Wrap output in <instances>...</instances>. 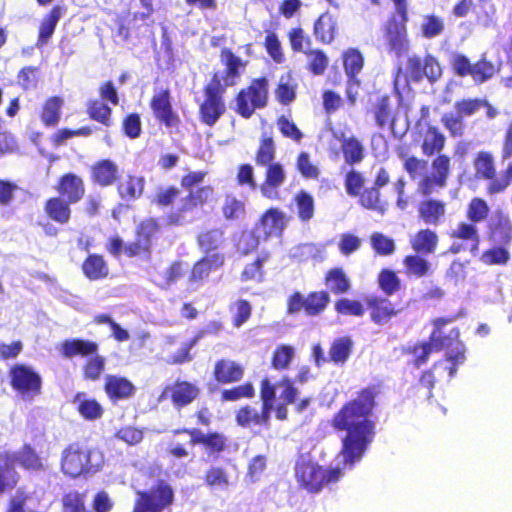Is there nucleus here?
Returning a JSON list of instances; mask_svg holds the SVG:
<instances>
[{
    "instance_id": "obj_36",
    "label": "nucleus",
    "mask_w": 512,
    "mask_h": 512,
    "mask_svg": "<svg viewBox=\"0 0 512 512\" xmlns=\"http://www.w3.org/2000/svg\"><path fill=\"white\" fill-rule=\"evenodd\" d=\"M71 205H73L72 202L57 195L45 200L43 210L51 221L59 225H66L72 218Z\"/></svg>"
},
{
    "instance_id": "obj_41",
    "label": "nucleus",
    "mask_w": 512,
    "mask_h": 512,
    "mask_svg": "<svg viewBox=\"0 0 512 512\" xmlns=\"http://www.w3.org/2000/svg\"><path fill=\"white\" fill-rule=\"evenodd\" d=\"M117 193L122 200L135 201L139 199L145 188V179L142 176L127 174L123 181L115 184Z\"/></svg>"
},
{
    "instance_id": "obj_60",
    "label": "nucleus",
    "mask_w": 512,
    "mask_h": 512,
    "mask_svg": "<svg viewBox=\"0 0 512 512\" xmlns=\"http://www.w3.org/2000/svg\"><path fill=\"white\" fill-rule=\"evenodd\" d=\"M160 231V224L156 218L142 220L135 229V238L140 242L149 245L153 250V240Z\"/></svg>"
},
{
    "instance_id": "obj_18",
    "label": "nucleus",
    "mask_w": 512,
    "mask_h": 512,
    "mask_svg": "<svg viewBox=\"0 0 512 512\" xmlns=\"http://www.w3.org/2000/svg\"><path fill=\"white\" fill-rule=\"evenodd\" d=\"M409 15H392L383 27V37L389 52L400 57L407 52L409 47L407 35V22Z\"/></svg>"
},
{
    "instance_id": "obj_45",
    "label": "nucleus",
    "mask_w": 512,
    "mask_h": 512,
    "mask_svg": "<svg viewBox=\"0 0 512 512\" xmlns=\"http://www.w3.org/2000/svg\"><path fill=\"white\" fill-rule=\"evenodd\" d=\"M292 201L296 208L298 220L303 224L309 223L314 218L316 211L313 195L301 189L294 194Z\"/></svg>"
},
{
    "instance_id": "obj_6",
    "label": "nucleus",
    "mask_w": 512,
    "mask_h": 512,
    "mask_svg": "<svg viewBox=\"0 0 512 512\" xmlns=\"http://www.w3.org/2000/svg\"><path fill=\"white\" fill-rule=\"evenodd\" d=\"M471 169L470 181L486 182V193L490 196L504 193L512 184V161H509L499 173L495 156L489 150H479L474 153Z\"/></svg>"
},
{
    "instance_id": "obj_30",
    "label": "nucleus",
    "mask_w": 512,
    "mask_h": 512,
    "mask_svg": "<svg viewBox=\"0 0 512 512\" xmlns=\"http://www.w3.org/2000/svg\"><path fill=\"white\" fill-rule=\"evenodd\" d=\"M225 259V254L222 252L203 255L202 258L193 264L188 277L189 283L194 284L205 281L212 271L224 266Z\"/></svg>"
},
{
    "instance_id": "obj_39",
    "label": "nucleus",
    "mask_w": 512,
    "mask_h": 512,
    "mask_svg": "<svg viewBox=\"0 0 512 512\" xmlns=\"http://www.w3.org/2000/svg\"><path fill=\"white\" fill-rule=\"evenodd\" d=\"M340 151L344 163L349 167L360 164L366 157V148L362 141L355 135L343 136L340 139Z\"/></svg>"
},
{
    "instance_id": "obj_38",
    "label": "nucleus",
    "mask_w": 512,
    "mask_h": 512,
    "mask_svg": "<svg viewBox=\"0 0 512 512\" xmlns=\"http://www.w3.org/2000/svg\"><path fill=\"white\" fill-rule=\"evenodd\" d=\"M83 275L90 281L106 279L110 274L108 262L99 253H90L81 264Z\"/></svg>"
},
{
    "instance_id": "obj_8",
    "label": "nucleus",
    "mask_w": 512,
    "mask_h": 512,
    "mask_svg": "<svg viewBox=\"0 0 512 512\" xmlns=\"http://www.w3.org/2000/svg\"><path fill=\"white\" fill-rule=\"evenodd\" d=\"M104 462L103 454L98 449L73 442L61 453L60 469L65 476L76 479L100 471Z\"/></svg>"
},
{
    "instance_id": "obj_13",
    "label": "nucleus",
    "mask_w": 512,
    "mask_h": 512,
    "mask_svg": "<svg viewBox=\"0 0 512 512\" xmlns=\"http://www.w3.org/2000/svg\"><path fill=\"white\" fill-rule=\"evenodd\" d=\"M331 298L327 290H313L306 295L292 292L286 300V314H302L308 318L321 316L328 308Z\"/></svg>"
},
{
    "instance_id": "obj_58",
    "label": "nucleus",
    "mask_w": 512,
    "mask_h": 512,
    "mask_svg": "<svg viewBox=\"0 0 512 512\" xmlns=\"http://www.w3.org/2000/svg\"><path fill=\"white\" fill-rule=\"evenodd\" d=\"M377 285L387 297L396 294L402 288V282L397 272L389 268H383L379 271Z\"/></svg>"
},
{
    "instance_id": "obj_12",
    "label": "nucleus",
    "mask_w": 512,
    "mask_h": 512,
    "mask_svg": "<svg viewBox=\"0 0 512 512\" xmlns=\"http://www.w3.org/2000/svg\"><path fill=\"white\" fill-rule=\"evenodd\" d=\"M131 512H164L170 511L175 502V493L173 487L163 479L148 490H139L136 492Z\"/></svg>"
},
{
    "instance_id": "obj_53",
    "label": "nucleus",
    "mask_w": 512,
    "mask_h": 512,
    "mask_svg": "<svg viewBox=\"0 0 512 512\" xmlns=\"http://www.w3.org/2000/svg\"><path fill=\"white\" fill-rule=\"evenodd\" d=\"M86 112L90 120L100 123L106 128L113 125L112 108L99 99L89 100Z\"/></svg>"
},
{
    "instance_id": "obj_63",
    "label": "nucleus",
    "mask_w": 512,
    "mask_h": 512,
    "mask_svg": "<svg viewBox=\"0 0 512 512\" xmlns=\"http://www.w3.org/2000/svg\"><path fill=\"white\" fill-rule=\"evenodd\" d=\"M269 259V254L265 253L258 256L253 262L245 265L241 272L240 279L242 282L260 283L264 280L263 265Z\"/></svg>"
},
{
    "instance_id": "obj_37",
    "label": "nucleus",
    "mask_w": 512,
    "mask_h": 512,
    "mask_svg": "<svg viewBox=\"0 0 512 512\" xmlns=\"http://www.w3.org/2000/svg\"><path fill=\"white\" fill-rule=\"evenodd\" d=\"M443 363L444 360H438L434 362V364L429 369L423 370L420 373L417 382L413 384L409 389L411 396L423 397L427 400L433 398V389L437 381L435 371L441 367Z\"/></svg>"
},
{
    "instance_id": "obj_11",
    "label": "nucleus",
    "mask_w": 512,
    "mask_h": 512,
    "mask_svg": "<svg viewBox=\"0 0 512 512\" xmlns=\"http://www.w3.org/2000/svg\"><path fill=\"white\" fill-rule=\"evenodd\" d=\"M225 92L220 76L214 73L203 87L204 97L199 104L198 118L203 125L213 127L226 113Z\"/></svg>"
},
{
    "instance_id": "obj_10",
    "label": "nucleus",
    "mask_w": 512,
    "mask_h": 512,
    "mask_svg": "<svg viewBox=\"0 0 512 512\" xmlns=\"http://www.w3.org/2000/svg\"><path fill=\"white\" fill-rule=\"evenodd\" d=\"M234 111L244 119L253 116L256 110L264 109L269 102V80L266 76L253 78L239 90L234 98Z\"/></svg>"
},
{
    "instance_id": "obj_26",
    "label": "nucleus",
    "mask_w": 512,
    "mask_h": 512,
    "mask_svg": "<svg viewBox=\"0 0 512 512\" xmlns=\"http://www.w3.org/2000/svg\"><path fill=\"white\" fill-rule=\"evenodd\" d=\"M55 190L58 196L76 204L85 197L86 183L81 175L69 171L58 177Z\"/></svg>"
},
{
    "instance_id": "obj_17",
    "label": "nucleus",
    "mask_w": 512,
    "mask_h": 512,
    "mask_svg": "<svg viewBox=\"0 0 512 512\" xmlns=\"http://www.w3.org/2000/svg\"><path fill=\"white\" fill-rule=\"evenodd\" d=\"M172 433L173 435H188L190 438L188 441L189 446H202L208 456L218 457L224 453L229 446L227 436L219 431H208L204 433L195 427H181L173 430Z\"/></svg>"
},
{
    "instance_id": "obj_49",
    "label": "nucleus",
    "mask_w": 512,
    "mask_h": 512,
    "mask_svg": "<svg viewBox=\"0 0 512 512\" xmlns=\"http://www.w3.org/2000/svg\"><path fill=\"white\" fill-rule=\"evenodd\" d=\"M422 255L415 252V254H409L403 258L402 263L406 276L423 278L431 273V263Z\"/></svg>"
},
{
    "instance_id": "obj_56",
    "label": "nucleus",
    "mask_w": 512,
    "mask_h": 512,
    "mask_svg": "<svg viewBox=\"0 0 512 512\" xmlns=\"http://www.w3.org/2000/svg\"><path fill=\"white\" fill-rule=\"evenodd\" d=\"M304 55L307 57L306 70L314 76H321L329 66V57L326 52L320 48L311 47Z\"/></svg>"
},
{
    "instance_id": "obj_27",
    "label": "nucleus",
    "mask_w": 512,
    "mask_h": 512,
    "mask_svg": "<svg viewBox=\"0 0 512 512\" xmlns=\"http://www.w3.org/2000/svg\"><path fill=\"white\" fill-rule=\"evenodd\" d=\"M264 168V179L259 185L260 192L266 199L279 200V189L287 179L285 167L281 162L275 161Z\"/></svg>"
},
{
    "instance_id": "obj_1",
    "label": "nucleus",
    "mask_w": 512,
    "mask_h": 512,
    "mask_svg": "<svg viewBox=\"0 0 512 512\" xmlns=\"http://www.w3.org/2000/svg\"><path fill=\"white\" fill-rule=\"evenodd\" d=\"M378 394L376 385L361 388L356 397L343 403L331 418V427L337 432H345L340 449L344 465L352 467L360 461L374 440L376 425L371 417Z\"/></svg>"
},
{
    "instance_id": "obj_20",
    "label": "nucleus",
    "mask_w": 512,
    "mask_h": 512,
    "mask_svg": "<svg viewBox=\"0 0 512 512\" xmlns=\"http://www.w3.org/2000/svg\"><path fill=\"white\" fill-rule=\"evenodd\" d=\"M201 394V388L187 380H175L161 392L160 399H169L174 408L180 410L196 401Z\"/></svg>"
},
{
    "instance_id": "obj_4",
    "label": "nucleus",
    "mask_w": 512,
    "mask_h": 512,
    "mask_svg": "<svg viewBox=\"0 0 512 512\" xmlns=\"http://www.w3.org/2000/svg\"><path fill=\"white\" fill-rule=\"evenodd\" d=\"M16 463L29 472H44L47 468L44 459L29 443H24L15 453H0V495L17 487L21 477L16 469Z\"/></svg>"
},
{
    "instance_id": "obj_15",
    "label": "nucleus",
    "mask_w": 512,
    "mask_h": 512,
    "mask_svg": "<svg viewBox=\"0 0 512 512\" xmlns=\"http://www.w3.org/2000/svg\"><path fill=\"white\" fill-rule=\"evenodd\" d=\"M342 65L347 77L345 95L349 105L356 104L362 81L359 74L364 68L365 58L358 48L349 47L341 54Z\"/></svg>"
},
{
    "instance_id": "obj_32",
    "label": "nucleus",
    "mask_w": 512,
    "mask_h": 512,
    "mask_svg": "<svg viewBox=\"0 0 512 512\" xmlns=\"http://www.w3.org/2000/svg\"><path fill=\"white\" fill-rule=\"evenodd\" d=\"M104 392L112 402L127 400L134 396L135 385L126 377L106 375L103 385Z\"/></svg>"
},
{
    "instance_id": "obj_34",
    "label": "nucleus",
    "mask_w": 512,
    "mask_h": 512,
    "mask_svg": "<svg viewBox=\"0 0 512 512\" xmlns=\"http://www.w3.org/2000/svg\"><path fill=\"white\" fill-rule=\"evenodd\" d=\"M220 59L224 66V74L220 78L221 81L223 80L222 85L226 89L227 87L234 86L237 83V80L241 76V70L246 67V62L235 55L229 48H223L221 50Z\"/></svg>"
},
{
    "instance_id": "obj_2",
    "label": "nucleus",
    "mask_w": 512,
    "mask_h": 512,
    "mask_svg": "<svg viewBox=\"0 0 512 512\" xmlns=\"http://www.w3.org/2000/svg\"><path fill=\"white\" fill-rule=\"evenodd\" d=\"M431 169V174L424 175L418 183L417 191L424 199L417 205V215L424 224L438 226L445 219L447 204L430 196L447 185L450 174L449 156H436L431 162Z\"/></svg>"
},
{
    "instance_id": "obj_46",
    "label": "nucleus",
    "mask_w": 512,
    "mask_h": 512,
    "mask_svg": "<svg viewBox=\"0 0 512 512\" xmlns=\"http://www.w3.org/2000/svg\"><path fill=\"white\" fill-rule=\"evenodd\" d=\"M277 147L271 133H262L255 150L254 161L258 167L275 162Z\"/></svg>"
},
{
    "instance_id": "obj_55",
    "label": "nucleus",
    "mask_w": 512,
    "mask_h": 512,
    "mask_svg": "<svg viewBox=\"0 0 512 512\" xmlns=\"http://www.w3.org/2000/svg\"><path fill=\"white\" fill-rule=\"evenodd\" d=\"M73 403L77 404V411L86 420H96L102 417L103 408L96 399H87L84 392L74 396Z\"/></svg>"
},
{
    "instance_id": "obj_51",
    "label": "nucleus",
    "mask_w": 512,
    "mask_h": 512,
    "mask_svg": "<svg viewBox=\"0 0 512 512\" xmlns=\"http://www.w3.org/2000/svg\"><path fill=\"white\" fill-rule=\"evenodd\" d=\"M221 213L227 222L239 221L246 215V204L231 193L225 194Z\"/></svg>"
},
{
    "instance_id": "obj_50",
    "label": "nucleus",
    "mask_w": 512,
    "mask_h": 512,
    "mask_svg": "<svg viewBox=\"0 0 512 512\" xmlns=\"http://www.w3.org/2000/svg\"><path fill=\"white\" fill-rule=\"evenodd\" d=\"M62 16V8L58 5L53 6L50 11L45 15L39 25L37 46H43L48 43L53 35L57 23Z\"/></svg>"
},
{
    "instance_id": "obj_31",
    "label": "nucleus",
    "mask_w": 512,
    "mask_h": 512,
    "mask_svg": "<svg viewBox=\"0 0 512 512\" xmlns=\"http://www.w3.org/2000/svg\"><path fill=\"white\" fill-rule=\"evenodd\" d=\"M487 239L493 245L510 246L512 243V222L507 215L500 212L489 221Z\"/></svg>"
},
{
    "instance_id": "obj_29",
    "label": "nucleus",
    "mask_w": 512,
    "mask_h": 512,
    "mask_svg": "<svg viewBox=\"0 0 512 512\" xmlns=\"http://www.w3.org/2000/svg\"><path fill=\"white\" fill-rule=\"evenodd\" d=\"M235 422L238 426L245 429L254 427L268 429L271 422V413L263 407L257 410L255 407L246 404L235 412Z\"/></svg>"
},
{
    "instance_id": "obj_7",
    "label": "nucleus",
    "mask_w": 512,
    "mask_h": 512,
    "mask_svg": "<svg viewBox=\"0 0 512 512\" xmlns=\"http://www.w3.org/2000/svg\"><path fill=\"white\" fill-rule=\"evenodd\" d=\"M343 475L339 467H324L310 454H300L295 462L294 476L298 487L310 494H317L337 483Z\"/></svg>"
},
{
    "instance_id": "obj_61",
    "label": "nucleus",
    "mask_w": 512,
    "mask_h": 512,
    "mask_svg": "<svg viewBox=\"0 0 512 512\" xmlns=\"http://www.w3.org/2000/svg\"><path fill=\"white\" fill-rule=\"evenodd\" d=\"M359 203L361 206L368 210L376 211L380 214H384L387 209L386 202L380 198V190L377 187H368L360 192Z\"/></svg>"
},
{
    "instance_id": "obj_33",
    "label": "nucleus",
    "mask_w": 512,
    "mask_h": 512,
    "mask_svg": "<svg viewBox=\"0 0 512 512\" xmlns=\"http://www.w3.org/2000/svg\"><path fill=\"white\" fill-rule=\"evenodd\" d=\"M59 352L62 357L67 359L75 357L88 358L99 352V344L89 339L69 338L61 342Z\"/></svg>"
},
{
    "instance_id": "obj_25",
    "label": "nucleus",
    "mask_w": 512,
    "mask_h": 512,
    "mask_svg": "<svg viewBox=\"0 0 512 512\" xmlns=\"http://www.w3.org/2000/svg\"><path fill=\"white\" fill-rule=\"evenodd\" d=\"M89 173L91 183L101 188L113 186L121 178L119 165L110 158H101L93 162Z\"/></svg>"
},
{
    "instance_id": "obj_24",
    "label": "nucleus",
    "mask_w": 512,
    "mask_h": 512,
    "mask_svg": "<svg viewBox=\"0 0 512 512\" xmlns=\"http://www.w3.org/2000/svg\"><path fill=\"white\" fill-rule=\"evenodd\" d=\"M342 31L339 16L325 11L319 15L313 24V36L322 45H331Z\"/></svg>"
},
{
    "instance_id": "obj_23",
    "label": "nucleus",
    "mask_w": 512,
    "mask_h": 512,
    "mask_svg": "<svg viewBox=\"0 0 512 512\" xmlns=\"http://www.w3.org/2000/svg\"><path fill=\"white\" fill-rule=\"evenodd\" d=\"M365 305L369 311L370 320L379 326L389 323L401 312V309L397 308L387 296L368 295L365 297Z\"/></svg>"
},
{
    "instance_id": "obj_16",
    "label": "nucleus",
    "mask_w": 512,
    "mask_h": 512,
    "mask_svg": "<svg viewBox=\"0 0 512 512\" xmlns=\"http://www.w3.org/2000/svg\"><path fill=\"white\" fill-rule=\"evenodd\" d=\"M485 104L482 98H463L454 103L455 113H446L441 117V123L449 132L451 137H462L466 125L464 118L471 117L477 113Z\"/></svg>"
},
{
    "instance_id": "obj_22",
    "label": "nucleus",
    "mask_w": 512,
    "mask_h": 512,
    "mask_svg": "<svg viewBox=\"0 0 512 512\" xmlns=\"http://www.w3.org/2000/svg\"><path fill=\"white\" fill-rule=\"evenodd\" d=\"M289 217L279 207L267 208L255 224V229L261 232L265 239L281 238L287 228Z\"/></svg>"
},
{
    "instance_id": "obj_42",
    "label": "nucleus",
    "mask_w": 512,
    "mask_h": 512,
    "mask_svg": "<svg viewBox=\"0 0 512 512\" xmlns=\"http://www.w3.org/2000/svg\"><path fill=\"white\" fill-rule=\"evenodd\" d=\"M439 242L437 233L430 228L418 230L410 239L414 252L424 255L434 254Z\"/></svg>"
},
{
    "instance_id": "obj_21",
    "label": "nucleus",
    "mask_w": 512,
    "mask_h": 512,
    "mask_svg": "<svg viewBox=\"0 0 512 512\" xmlns=\"http://www.w3.org/2000/svg\"><path fill=\"white\" fill-rule=\"evenodd\" d=\"M369 112L378 128L394 129L397 121V110L388 93L375 92L371 99Z\"/></svg>"
},
{
    "instance_id": "obj_19",
    "label": "nucleus",
    "mask_w": 512,
    "mask_h": 512,
    "mask_svg": "<svg viewBox=\"0 0 512 512\" xmlns=\"http://www.w3.org/2000/svg\"><path fill=\"white\" fill-rule=\"evenodd\" d=\"M150 109L158 123L166 128H178L181 119L174 110L171 91L168 88L157 90L149 101Z\"/></svg>"
},
{
    "instance_id": "obj_3",
    "label": "nucleus",
    "mask_w": 512,
    "mask_h": 512,
    "mask_svg": "<svg viewBox=\"0 0 512 512\" xmlns=\"http://www.w3.org/2000/svg\"><path fill=\"white\" fill-rule=\"evenodd\" d=\"M455 319L456 316L432 319L431 325L433 328L427 340L435 352L454 348V351L448 352L443 359L444 362H449V365L445 366L449 380L456 375L459 365H462L466 360V348L460 341L459 329L455 326L448 328Z\"/></svg>"
},
{
    "instance_id": "obj_62",
    "label": "nucleus",
    "mask_w": 512,
    "mask_h": 512,
    "mask_svg": "<svg viewBox=\"0 0 512 512\" xmlns=\"http://www.w3.org/2000/svg\"><path fill=\"white\" fill-rule=\"evenodd\" d=\"M295 168L301 177L306 180H318L321 174L319 167L312 161L310 154L306 151L298 153Z\"/></svg>"
},
{
    "instance_id": "obj_57",
    "label": "nucleus",
    "mask_w": 512,
    "mask_h": 512,
    "mask_svg": "<svg viewBox=\"0 0 512 512\" xmlns=\"http://www.w3.org/2000/svg\"><path fill=\"white\" fill-rule=\"evenodd\" d=\"M499 68L484 55L472 65L470 77L476 85L483 84L492 79Z\"/></svg>"
},
{
    "instance_id": "obj_64",
    "label": "nucleus",
    "mask_w": 512,
    "mask_h": 512,
    "mask_svg": "<svg viewBox=\"0 0 512 512\" xmlns=\"http://www.w3.org/2000/svg\"><path fill=\"white\" fill-rule=\"evenodd\" d=\"M254 396V385L248 381L228 389H223L220 393V400L222 402H236L241 399H252Z\"/></svg>"
},
{
    "instance_id": "obj_14",
    "label": "nucleus",
    "mask_w": 512,
    "mask_h": 512,
    "mask_svg": "<svg viewBox=\"0 0 512 512\" xmlns=\"http://www.w3.org/2000/svg\"><path fill=\"white\" fill-rule=\"evenodd\" d=\"M8 379L13 391L24 400L31 401L42 394V377L28 364H13L8 370Z\"/></svg>"
},
{
    "instance_id": "obj_5",
    "label": "nucleus",
    "mask_w": 512,
    "mask_h": 512,
    "mask_svg": "<svg viewBox=\"0 0 512 512\" xmlns=\"http://www.w3.org/2000/svg\"><path fill=\"white\" fill-rule=\"evenodd\" d=\"M206 175V171L198 170L189 171L181 177L180 185L187 194L181 199L178 210L168 215L169 225H181L187 213L203 209L214 200L215 189L212 185L198 186L204 181Z\"/></svg>"
},
{
    "instance_id": "obj_28",
    "label": "nucleus",
    "mask_w": 512,
    "mask_h": 512,
    "mask_svg": "<svg viewBox=\"0 0 512 512\" xmlns=\"http://www.w3.org/2000/svg\"><path fill=\"white\" fill-rule=\"evenodd\" d=\"M245 374V367L232 359L220 358L215 361L212 376L219 385H229L240 382Z\"/></svg>"
},
{
    "instance_id": "obj_54",
    "label": "nucleus",
    "mask_w": 512,
    "mask_h": 512,
    "mask_svg": "<svg viewBox=\"0 0 512 512\" xmlns=\"http://www.w3.org/2000/svg\"><path fill=\"white\" fill-rule=\"evenodd\" d=\"M297 83L291 73L281 76L274 90L275 98L281 105H289L297 95Z\"/></svg>"
},
{
    "instance_id": "obj_52",
    "label": "nucleus",
    "mask_w": 512,
    "mask_h": 512,
    "mask_svg": "<svg viewBox=\"0 0 512 512\" xmlns=\"http://www.w3.org/2000/svg\"><path fill=\"white\" fill-rule=\"evenodd\" d=\"M450 237L453 239H460L466 242H470V252L475 254L479 250L480 235L476 224L473 222H460L456 229L452 230Z\"/></svg>"
},
{
    "instance_id": "obj_48",
    "label": "nucleus",
    "mask_w": 512,
    "mask_h": 512,
    "mask_svg": "<svg viewBox=\"0 0 512 512\" xmlns=\"http://www.w3.org/2000/svg\"><path fill=\"white\" fill-rule=\"evenodd\" d=\"M446 138L444 134L434 125H428L423 134V141L421 144L422 153L425 156H432L438 154L445 147Z\"/></svg>"
},
{
    "instance_id": "obj_43",
    "label": "nucleus",
    "mask_w": 512,
    "mask_h": 512,
    "mask_svg": "<svg viewBox=\"0 0 512 512\" xmlns=\"http://www.w3.org/2000/svg\"><path fill=\"white\" fill-rule=\"evenodd\" d=\"M327 291L334 295L347 294L351 290V281L342 267L328 269L324 275Z\"/></svg>"
},
{
    "instance_id": "obj_35",
    "label": "nucleus",
    "mask_w": 512,
    "mask_h": 512,
    "mask_svg": "<svg viewBox=\"0 0 512 512\" xmlns=\"http://www.w3.org/2000/svg\"><path fill=\"white\" fill-rule=\"evenodd\" d=\"M435 350L427 340L408 343L401 347V355L406 357L408 366L419 369L426 365Z\"/></svg>"
},
{
    "instance_id": "obj_59",
    "label": "nucleus",
    "mask_w": 512,
    "mask_h": 512,
    "mask_svg": "<svg viewBox=\"0 0 512 512\" xmlns=\"http://www.w3.org/2000/svg\"><path fill=\"white\" fill-rule=\"evenodd\" d=\"M105 367L106 358L96 352V354L89 356L84 361L82 365V377L86 381H98L104 373Z\"/></svg>"
},
{
    "instance_id": "obj_47",
    "label": "nucleus",
    "mask_w": 512,
    "mask_h": 512,
    "mask_svg": "<svg viewBox=\"0 0 512 512\" xmlns=\"http://www.w3.org/2000/svg\"><path fill=\"white\" fill-rule=\"evenodd\" d=\"M64 106V99L60 96H50L42 104L40 110V120L45 127H55L58 125L62 108Z\"/></svg>"
},
{
    "instance_id": "obj_40",
    "label": "nucleus",
    "mask_w": 512,
    "mask_h": 512,
    "mask_svg": "<svg viewBox=\"0 0 512 512\" xmlns=\"http://www.w3.org/2000/svg\"><path fill=\"white\" fill-rule=\"evenodd\" d=\"M225 242L224 231L221 228H210L200 231L196 236V243L204 255L220 252Z\"/></svg>"
},
{
    "instance_id": "obj_9",
    "label": "nucleus",
    "mask_w": 512,
    "mask_h": 512,
    "mask_svg": "<svg viewBox=\"0 0 512 512\" xmlns=\"http://www.w3.org/2000/svg\"><path fill=\"white\" fill-rule=\"evenodd\" d=\"M279 386L282 387L280 394L281 402L274 406L276 388L268 378L261 380L259 392L261 407L270 413L274 411L277 420L286 421L288 419V405L296 402L299 391L294 386L293 381L287 376L280 379Z\"/></svg>"
},
{
    "instance_id": "obj_44",
    "label": "nucleus",
    "mask_w": 512,
    "mask_h": 512,
    "mask_svg": "<svg viewBox=\"0 0 512 512\" xmlns=\"http://www.w3.org/2000/svg\"><path fill=\"white\" fill-rule=\"evenodd\" d=\"M354 343L348 336L335 338L329 347L327 360L336 366H343L353 352Z\"/></svg>"
}]
</instances>
